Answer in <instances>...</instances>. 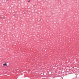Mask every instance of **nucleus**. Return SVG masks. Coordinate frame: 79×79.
<instances>
[{"label": "nucleus", "mask_w": 79, "mask_h": 79, "mask_svg": "<svg viewBox=\"0 0 79 79\" xmlns=\"http://www.w3.org/2000/svg\"><path fill=\"white\" fill-rule=\"evenodd\" d=\"M3 66H7L8 64L6 63H5V64H3Z\"/></svg>", "instance_id": "nucleus-1"}, {"label": "nucleus", "mask_w": 79, "mask_h": 79, "mask_svg": "<svg viewBox=\"0 0 79 79\" xmlns=\"http://www.w3.org/2000/svg\"><path fill=\"white\" fill-rule=\"evenodd\" d=\"M28 2H31V1H30V0H29V1H28Z\"/></svg>", "instance_id": "nucleus-2"}, {"label": "nucleus", "mask_w": 79, "mask_h": 79, "mask_svg": "<svg viewBox=\"0 0 79 79\" xmlns=\"http://www.w3.org/2000/svg\"><path fill=\"white\" fill-rule=\"evenodd\" d=\"M1 18H2V17H1Z\"/></svg>", "instance_id": "nucleus-3"}]
</instances>
